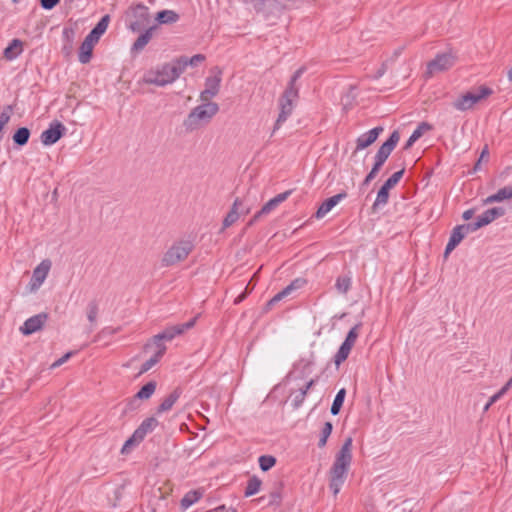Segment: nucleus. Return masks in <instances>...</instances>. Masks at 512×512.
<instances>
[{"instance_id":"nucleus-1","label":"nucleus","mask_w":512,"mask_h":512,"mask_svg":"<svg viewBox=\"0 0 512 512\" xmlns=\"http://www.w3.org/2000/svg\"><path fill=\"white\" fill-rule=\"evenodd\" d=\"M352 443L353 440L351 437H347L344 440V443L337 452L330 469L329 488L332 490L334 496L339 493L346 480L347 473L352 462Z\"/></svg>"},{"instance_id":"nucleus-2","label":"nucleus","mask_w":512,"mask_h":512,"mask_svg":"<svg viewBox=\"0 0 512 512\" xmlns=\"http://www.w3.org/2000/svg\"><path fill=\"white\" fill-rule=\"evenodd\" d=\"M250 5L256 14L269 25H274L287 10L298 6L299 0H241Z\"/></svg>"},{"instance_id":"nucleus-3","label":"nucleus","mask_w":512,"mask_h":512,"mask_svg":"<svg viewBox=\"0 0 512 512\" xmlns=\"http://www.w3.org/2000/svg\"><path fill=\"white\" fill-rule=\"evenodd\" d=\"M306 71L305 66H301L298 68L293 75L291 76L287 87L285 88L283 94L279 98V108L280 112L278 118L275 122L274 131L279 129L280 126L288 119V117L292 114L296 101L299 98V85L297 81L302 77L304 72Z\"/></svg>"},{"instance_id":"nucleus-4","label":"nucleus","mask_w":512,"mask_h":512,"mask_svg":"<svg viewBox=\"0 0 512 512\" xmlns=\"http://www.w3.org/2000/svg\"><path fill=\"white\" fill-rule=\"evenodd\" d=\"M181 75L176 59L147 71L143 76L145 84L164 87L175 82Z\"/></svg>"},{"instance_id":"nucleus-5","label":"nucleus","mask_w":512,"mask_h":512,"mask_svg":"<svg viewBox=\"0 0 512 512\" xmlns=\"http://www.w3.org/2000/svg\"><path fill=\"white\" fill-rule=\"evenodd\" d=\"M219 105L215 102H203L193 108L184 120L183 125L187 131H193L206 124L218 113Z\"/></svg>"},{"instance_id":"nucleus-6","label":"nucleus","mask_w":512,"mask_h":512,"mask_svg":"<svg viewBox=\"0 0 512 512\" xmlns=\"http://www.w3.org/2000/svg\"><path fill=\"white\" fill-rule=\"evenodd\" d=\"M493 94V90L485 85L480 86L476 92H467L453 102V107L458 111H467L481 100Z\"/></svg>"},{"instance_id":"nucleus-7","label":"nucleus","mask_w":512,"mask_h":512,"mask_svg":"<svg viewBox=\"0 0 512 512\" xmlns=\"http://www.w3.org/2000/svg\"><path fill=\"white\" fill-rule=\"evenodd\" d=\"M158 424L159 422L155 417H148L143 420L139 427L134 431L132 436L126 440L121 449V452L123 454L128 453L133 446L140 444L148 433L154 431Z\"/></svg>"},{"instance_id":"nucleus-8","label":"nucleus","mask_w":512,"mask_h":512,"mask_svg":"<svg viewBox=\"0 0 512 512\" xmlns=\"http://www.w3.org/2000/svg\"><path fill=\"white\" fill-rule=\"evenodd\" d=\"M196 317L186 323L176 324L165 328L162 332L153 337V342L158 348V344H163L162 341H171L176 336L183 334L186 330L195 325Z\"/></svg>"},{"instance_id":"nucleus-9","label":"nucleus","mask_w":512,"mask_h":512,"mask_svg":"<svg viewBox=\"0 0 512 512\" xmlns=\"http://www.w3.org/2000/svg\"><path fill=\"white\" fill-rule=\"evenodd\" d=\"M66 130L63 123L54 120L49 124V127L41 133L40 140L45 146L54 145L65 135Z\"/></svg>"},{"instance_id":"nucleus-10","label":"nucleus","mask_w":512,"mask_h":512,"mask_svg":"<svg viewBox=\"0 0 512 512\" xmlns=\"http://www.w3.org/2000/svg\"><path fill=\"white\" fill-rule=\"evenodd\" d=\"M456 56L451 52L438 53L427 65V73L434 74L448 70L455 64Z\"/></svg>"},{"instance_id":"nucleus-11","label":"nucleus","mask_w":512,"mask_h":512,"mask_svg":"<svg viewBox=\"0 0 512 512\" xmlns=\"http://www.w3.org/2000/svg\"><path fill=\"white\" fill-rule=\"evenodd\" d=\"M213 71H215V74L213 76H208L205 79V89L200 94L202 102H206L210 98L216 96L220 90L222 71L217 67H215Z\"/></svg>"},{"instance_id":"nucleus-12","label":"nucleus","mask_w":512,"mask_h":512,"mask_svg":"<svg viewBox=\"0 0 512 512\" xmlns=\"http://www.w3.org/2000/svg\"><path fill=\"white\" fill-rule=\"evenodd\" d=\"M472 227L471 223L457 225L454 227L445 247L443 256H448L468 233L474 232L475 229H472Z\"/></svg>"},{"instance_id":"nucleus-13","label":"nucleus","mask_w":512,"mask_h":512,"mask_svg":"<svg viewBox=\"0 0 512 512\" xmlns=\"http://www.w3.org/2000/svg\"><path fill=\"white\" fill-rule=\"evenodd\" d=\"M292 193V190H287L280 193L266 202L263 207L250 219L248 225H253L262 215L269 214L274 210L280 203L284 202Z\"/></svg>"},{"instance_id":"nucleus-14","label":"nucleus","mask_w":512,"mask_h":512,"mask_svg":"<svg viewBox=\"0 0 512 512\" xmlns=\"http://www.w3.org/2000/svg\"><path fill=\"white\" fill-rule=\"evenodd\" d=\"M194 246V239L191 236L181 238L173 243L165 256H188Z\"/></svg>"},{"instance_id":"nucleus-15","label":"nucleus","mask_w":512,"mask_h":512,"mask_svg":"<svg viewBox=\"0 0 512 512\" xmlns=\"http://www.w3.org/2000/svg\"><path fill=\"white\" fill-rule=\"evenodd\" d=\"M505 214V209L503 207H493L484 211L481 215H479L475 222H471L473 226L472 229L478 230L483 226L490 224L495 219L503 216Z\"/></svg>"},{"instance_id":"nucleus-16","label":"nucleus","mask_w":512,"mask_h":512,"mask_svg":"<svg viewBox=\"0 0 512 512\" xmlns=\"http://www.w3.org/2000/svg\"><path fill=\"white\" fill-rule=\"evenodd\" d=\"M399 140V132L397 130L393 131L389 138L379 147L374 157L385 163L392 151L397 146Z\"/></svg>"},{"instance_id":"nucleus-17","label":"nucleus","mask_w":512,"mask_h":512,"mask_svg":"<svg viewBox=\"0 0 512 512\" xmlns=\"http://www.w3.org/2000/svg\"><path fill=\"white\" fill-rule=\"evenodd\" d=\"M305 284L306 280L304 278H296L267 302V309H271L276 303L289 296L292 292L302 288Z\"/></svg>"},{"instance_id":"nucleus-18","label":"nucleus","mask_w":512,"mask_h":512,"mask_svg":"<svg viewBox=\"0 0 512 512\" xmlns=\"http://www.w3.org/2000/svg\"><path fill=\"white\" fill-rule=\"evenodd\" d=\"M47 319L48 315L46 313H39L34 315L24 322V324L20 327V331L24 335H31L41 330Z\"/></svg>"},{"instance_id":"nucleus-19","label":"nucleus","mask_w":512,"mask_h":512,"mask_svg":"<svg viewBox=\"0 0 512 512\" xmlns=\"http://www.w3.org/2000/svg\"><path fill=\"white\" fill-rule=\"evenodd\" d=\"M383 131L384 128L382 126H376L371 130L361 134L356 139V151L363 150L372 145Z\"/></svg>"},{"instance_id":"nucleus-20","label":"nucleus","mask_w":512,"mask_h":512,"mask_svg":"<svg viewBox=\"0 0 512 512\" xmlns=\"http://www.w3.org/2000/svg\"><path fill=\"white\" fill-rule=\"evenodd\" d=\"M347 197V193L342 191L332 197L327 198L318 208L315 213L317 219L323 218L328 212H330L340 201Z\"/></svg>"},{"instance_id":"nucleus-21","label":"nucleus","mask_w":512,"mask_h":512,"mask_svg":"<svg viewBox=\"0 0 512 512\" xmlns=\"http://www.w3.org/2000/svg\"><path fill=\"white\" fill-rule=\"evenodd\" d=\"M51 261L49 259H44L33 271L32 275V286L38 288L42 285L44 280L47 277V274L51 268Z\"/></svg>"},{"instance_id":"nucleus-22","label":"nucleus","mask_w":512,"mask_h":512,"mask_svg":"<svg viewBox=\"0 0 512 512\" xmlns=\"http://www.w3.org/2000/svg\"><path fill=\"white\" fill-rule=\"evenodd\" d=\"M110 23V15L106 14L101 17L98 23L92 28V30L85 37L89 41L97 43L101 36L106 32Z\"/></svg>"},{"instance_id":"nucleus-23","label":"nucleus","mask_w":512,"mask_h":512,"mask_svg":"<svg viewBox=\"0 0 512 512\" xmlns=\"http://www.w3.org/2000/svg\"><path fill=\"white\" fill-rule=\"evenodd\" d=\"M177 61V65L180 68L181 74L185 71V69L188 66H198L200 63L204 62L206 57L203 54H196L192 56L191 58H188L187 56H180L178 58H175Z\"/></svg>"},{"instance_id":"nucleus-24","label":"nucleus","mask_w":512,"mask_h":512,"mask_svg":"<svg viewBox=\"0 0 512 512\" xmlns=\"http://www.w3.org/2000/svg\"><path fill=\"white\" fill-rule=\"evenodd\" d=\"M166 349L167 348H166V346L164 344H158L157 351L155 352V354L151 358H149L147 361H145L142 364V366L140 368V371H139V374L146 373L153 366H155L160 361V359L163 357V355L165 354Z\"/></svg>"},{"instance_id":"nucleus-25","label":"nucleus","mask_w":512,"mask_h":512,"mask_svg":"<svg viewBox=\"0 0 512 512\" xmlns=\"http://www.w3.org/2000/svg\"><path fill=\"white\" fill-rule=\"evenodd\" d=\"M31 136V131L27 127L18 128L12 135V141L15 148H21L25 146Z\"/></svg>"},{"instance_id":"nucleus-26","label":"nucleus","mask_w":512,"mask_h":512,"mask_svg":"<svg viewBox=\"0 0 512 512\" xmlns=\"http://www.w3.org/2000/svg\"><path fill=\"white\" fill-rule=\"evenodd\" d=\"M23 51V43L20 39H13L4 49L3 56L7 60L16 59Z\"/></svg>"},{"instance_id":"nucleus-27","label":"nucleus","mask_w":512,"mask_h":512,"mask_svg":"<svg viewBox=\"0 0 512 512\" xmlns=\"http://www.w3.org/2000/svg\"><path fill=\"white\" fill-rule=\"evenodd\" d=\"M181 389L176 388L173 390L167 397L163 399L161 404L157 408V413H163L167 412L172 409L173 405L176 403V401L179 399L181 395Z\"/></svg>"},{"instance_id":"nucleus-28","label":"nucleus","mask_w":512,"mask_h":512,"mask_svg":"<svg viewBox=\"0 0 512 512\" xmlns=\"http://www.w3.org/2000/svg\"><path fill=\"white\" fill-rule=\"evenodd\" d=\"M157 29V25H153L144 33H142L132 45V51L139 52L149 43L153 36V32Z\"/></svg>"},{"instance_id":"nucleus-29","label":"nucleus","mask_w":512,"mask_h":512,"mask_svg":"<svg viewBox=\"0 0 512 512\" xmlns=\"http://www.w3.org/2000/svg\"><path fill=\"white\" fill-rule=\"evenodd\" d=\"M96 43L89 41L88 39H84V41L81 43L78 53V60L82 64L88 63L92 58V52L94 45Z\"/></svg>"},{"instance_id":"nucleus-30","label":"nucleus","mask_w":512,"mask_h":512,"mask_svg":"<svg viewBox=\"0 0 512 512\" xmlns=\"http://www.w3.org/2000/svg\"><path fill=\"white\" fill-rule=\"evenodd\" d=\"M433 127L428 122H421L417 126V128L412 132L410 137L408 138L406 144L404 145V149H409L426 131L431 130Z\"/></svg>"},{"instance_id":"nucleus-31","label":"nucleus","mask_w":512,"mask_h":512,"mask_svg":"<svg viewBox=\"0 0 512 512\" xmlns=\"http://www.w3.org/2000/svg\"><path fill=\"white\" fill-rule=\"evenodd\" d=\"M512 198V186H505L499 189L496 193L488 196L484 203H496Z\"/></svg>"},{"instance_id":"nucleus-32","label":"nucleus","mask_w":512,"mask_h":512,"mask_svg":"<svg viewBox=\"0 0 512 512\" xmlns=\"http://www.w3.org/2000/svg\"><path fill=\"white\" fill-rule=\"evenodd\" d=\"M242 204L241 200L239 198H236L233 202V205L230 209V211L227 213L223 220V228H228L232 224H234L238 218H239V212L238 208Z\"/></svg>"},{"instance_id":"nucleus-33","label":"nucleus","mask_w":512,"mask_h":512,"mask_svg":"<svg viewBox=\"0 0 512 512\" xmlns=\"http://www.w3.org/2000/svg\"><path fill=\"white\" fill-rule=\"evenodd\" d=\"M180 16L173 10H162L156 15L158 24H173L179 20Z\"/></svg>"},{"instance_id":"nucleus-34","label":"nucleus","mask_w":512,"mask_h":512,"mask_svg":"<svg viewBox=\"0 0 512 512\" xmlns=\"http://www.w3.org/2000/svg\"><path fill=\"white\" fill-rule=\"evenodd\" d=\"M351 285L352 277L349 272L348 274L340 275L337 277L335 288L340 294L346 295L350 290Z\"/></svg>"},{"instance_id":"nucleus-35","label":"nucleus","mask_w":512,"mask_h":512,"mask_svg":"<svg viewBox=\"0 0 512 512\" xmlns=\"http://www.w3.org/2000/svg\"><path fill=\"white\" fill-rule=\"evenodd\" d=\"M202 496L203 493L200 490H191L187 492L180 502L181 508L186 510L191 505L196 503Z\"/></svg>"},{"instance_id":"nucleus-36","label":"nucleus","mask_w":512,"mask_h":512,"mask_svg":"<svg viewBox=\"0 0 512 512\" xmlns=\"http://www.w3.org/2000/svg\"><path fill=\"white\" fill-rule=\"evenodd\" d=\"M261 485L262 481L259 477L256 475L251 476L244 491L245 497H250L258 493L260 491Z\"/></svg>"},{"instance_id":"nucleus-37","label":"nucleus","mask_w":512,"mask_h":512,"mask_svg":"<svg viewBox=\"0 0 512 512\" xmlns=\"http://www.w3.org/2000/svg\"><path fill=\"white\" fill-rule=\"evenodd\" d=\"M345 397H346V389L345 388H341L335 398H334V401L332 403V406H331V409H330V412L332 415L336 416L340 413V410L343 406V403H344V400H345Z\"/></svg>"},{"instance_id":"nucleus-38","label":"nucleus","mask_w":512,"mask_h":512,"mask_svg":"<svg viewBox=\"0 0 512 512\" xmlns=\"http://www.w3.org/2000/svg\"><path fill=\"white\" fill-rule=\"evenodd\" d=\"M390 188L386 185H382L378 190L376 199L373 203V209H377L380 206H384L388 203Z\"/></svg>"},{"instance_id":"nucleus-39","label":"nucleus","mask_w":512,"mask_h":512,"mask_svg":"<svg viewBox=\"0 0 512 512\" xmlns=\"http://www.w3.org/2000/svg\"><path fill=\"white\" fill-rule=\"evenodd\" d=\"M156 386L157 384L155 381H149L136 393V398L140 400L149 399L154 394Z\"/></svg>"},{"instance_id":"nucleus-40","label":"nucleus","mask_w":512,"mask_h":512,"mask_svg":"<svg viewBox=\"0 0 512 512\" xmlns=\"http://www.w3.org/2000/svg\"><path fill=\"white\" fill-rule=\"evenodd\" d=\"M98 312V302L96 300L90 301L87 305L86 314L91 325H94L96 323Z\"/></svg>"},{"instance_id":"nucleus-41","label":"nucleus","mask_w":512,"mask_h":512,"mask_svg":"<svg viewBox=\"0 0 512 512\" xmlns=\"http://www.w3.org/2000/svg\"><path fill=\"white\" fill-rule=\"evenodd\" d=\"M360 327H361V324L359 323L350 329V331L348 332V334L343 342L344 345H346L347 347H350L352 349V347L354 346V344L358 338Z\"/></svg>"},{"instance_id":"nucleus-42","label":"nucleus","mask_w":512,"mask_h":512,"mask_svg":"<svg viewBox=\"0 0 512 512\" xmlns=\"http://www.w3.org/2000/svg\"><path fill=\"white\" fill-rule=\"evenodd\" d=\"M332 430H333V425L331 422L327 421L324 423V426L321 430V436H320V439H319V442H318V446L320 448H323L326 443H327V440L329 438V436L331 435L332 433Z\"/></svg>"},{"instance_id":"nucleus-43","label":"nucleus","mask_w":512,"mask_h":512,"mask_svg":"<svg viewBox=\"0 0 512 512\" xmlns=\"http://www.w3.org/2000/svg\"><path fill=\"white\" fill-rule=\"evenodd\" d=\"M258 462L261 470L266 472L276 464V458L271 455H262L259 457Z\"/></svg>"},{"instance_id":"nucleus-44","label":"nucleus","mask_w":512,"mask_h":512,"mask_svg":"<svg viewBox=\"0 0 512 512\" xmlns=\"http://www.w3.org/2000/svg\"><path fill=\"white\" fill-rule=\"evenodd\" d=\"M350 351H351V348L347 347L346 345H344L342 343L339 350L337 351V353L334 356L335 364L337 366H339L342 362H344L348 358Z\"/></svg>"},{"instance_id":"nucleus-45","label":"nucleus","mask_w":512,"mask_h":512,"mask_svg":"<svg viewBox=\"0 0 512 512\" xmlns=\"http://www.w3.org/2000/svg\"><path fill=\"white\" fill-rule=\"evenodd\" d=\"M12 106H6L2 112H0V133H2L4 127L8 124L11 119L12 114ZM2 138V134H0V139Z\"/></svg>"},{"instance_id":"nucleus-46","label":"nucleus","mask_w":512,"mask_h":512,"mask_svg":"<svg viewBox=\"0 0 512 512\" xmlns=\"http://www.w3.org/2000/svg\"><path fill=\"white\" fill-rule=\"evenodd\" d=\"M405 173V168L403 167L401 170L393 173L385 182H384V185H386L387 187H389L390 189H392L393 187H395L399 181L401 180V178L403 177Z\"/></svg>"},{"instance_id":"nucleus-47","label":"nucleus","mask_w":512,"mask_h":512,"mask_svg":"<svg viewBox=\"0 0 512 512\" xmlns=\"http://www.w3.org/2000/svg\"><path fill=\"white\" fill-rule=\"evenodd\" d=\"M315 380L311 379L303 388L300 389L299 393L295 396V406L298 407L305 399L308 390L314 385Z\"/></svg>"},{"instance_id":"nucleus-48","label":"nucleus","mask_w":512,"mask_h":512,"mask_svg":"<svg viewBox=\"0 0 512 512\" xmlns=\"http://www.w3.org/2000/svg\"><path fill=\"white\" fill-rule=\"evenodd\" d=\"M510 388L504 385L497 393L490 397L488 401V406L493 405L497 402Z\"/></svg>"},{"instance_id":"nucleus-49","label":"nucleus","mask_w":512,"mask_h":512,"mask_svg":"<svg viewBox=\"0 0 512 512\" xmlns=\"http://www.w3.org/2000/svg\"><path fill=\"white\" fill-rule=\"evenodd\" d=\"M488 158H489V150H488V146H485L484 149L482 150L481 154H480V157H479L478 161L476 162V164L474 166V170L475 171L480 170L481 169V162L483 160L488 161Z\"/></svg>"},{"instance_id":"nucleus-50","label":"nucleus","mask_w":512,"mask_h":512,"mask_svg":"<svg viewBox=\"0 0 512 512\" xmlns=\"http://www.w3.org/2000/svg\"><path fill=\"white\" fill-rule=\"evenodd\" d=\"M60 3V0H40V6L44 10H52Z\"/></svg>"},{"instance_id":"nucleus-51","label":"nucleus","mask_w":512,"mask_h":512,"mask_svg":"<svg viewBox=\"0 0 512 512\" xmlns=\"http://www.w3.org/2000/svg\"><path fill=\"white\" fill-rule=\"evenodd\" d=\"M72 354H73V352H68V353L64 354L61 358L56 360L51 365V368L54 369V368L60 367L62 364H64L72 356Z\"/></svg>"},{"instance_id":"nucleus-52","label":"nucleus","mask_w":512,"mask_h":512,"mask_svg":"<svg viewBox=\"0 0 512 512\" xmlns=\"http://www.w3.org/2000/svg\"><path fill=\"white\" fill-rule=\"evenodd\" d=\"M271 500L269 501V505H279L281 501V495L279 491H272L270 493Z\"/></svg>"},{"instance_id":"nucleus-53","label":"nucleus","mask_w":512,"mask_h":512,"mask_svg":"<svg viewBox=\"0 0 512 512\" xmlns=\"http://www.w3.org/2000/svg\"><path fill=\"white\" fill-rule=\"evenodd\" d=\"M139 400L140 399L136 398V395L131 400H129L127 407H126V411L135 410L138 407Z\"/></svg>"},{"instance_id":"nucleus-54","label":"nucleus","mask_w":512,"mask_h":512,"mask_svg":"<svg viewBox=\"0 0 512 512\" xmlns=\"http://www.w3.org/2000/svg\"><path fill=\"white\" fill-rule=\"evenodd\" d=\"M249 293H250V290H248V286H246L245 291L235 298L234 303L235 304L241 303L247 297V295Z\"/></svg>"},{"instance_id":"nucleus-55","label":"nucleus","mask_w":512,"mask_h":512,"mask_svg":"<svg viewBox=\"0 0 512 512\" xmlns=\"http://www.w3.org/2000/svg\"><path fill=\"white\" fill-rule=\"evenodd\" d=\"M475 214V209L474 208H470V209H467L463 212L462 214V218L466 221L470 220Z\"/></svg>"},{"instance_id":"nucleus-56","label":"nucleus","mask_w":512,"mask_h":512,"mask_svg":"<svg viewBox=\"0 0 512 512\" xmlns=\"http://www.w3.org/2000/svg\"><path fill=\"white\" fill-rule=\"evenodd\" d=\"M181 258H173V257H170V258H163V266H170V265H174L178 260H180Z\"/></svg>"},{"instance_id":"nucleus-57","label":"nucleus","mask_w":512,"mask_h":512,"mask_svg":"<svg viewBox=\"0 0 512 512\" xmlns=\"http://www.w3.org/2000/svg\"><path fill=\"white\" fill-rule=\"evenodd\" d=\"M383 165H384V163L382 161H380L379 159L374 157V164H373L372 168L380 171V169L382 168Z\"/></svg>"},{"instance_id":"nucleus-58","label":"nucleus","mask_w":512,"mask_h":512,"mask_svg":"<svg viewBox=\"0 0 512 512\" xmlns=\"http://www.w3.org/2000/svg\"><path fill=\"white\" fill-rule=\"evenodd\" d=\"M257 274H258V272H255V273H254V275L252 276L251 280H250V281H249V283L247 284V286H248V290H250V292H251V291L253 290V288H254V285H253V284H251V283H252V281L257 277Z\"/></svg>"},{"instance_id":"nucleus-59","label":"nucleus","mask_w":512,"mask_h":512,"mask_svg":"<svg viewBox=\"0 0 512 512\" xmlns=\"http://www.w3.org/2000/svg\"><path fill=\"white\" fill-rule=\"evenodd\" d=\"M257 274H258V272H255V273H254V275L252 276L251 280H250V281H249V283L247 284V286H248V290H250V292H251V291L253 290V288H254V285H253V284H251V283H252V281L257 277Z\"/></svg>"},{"instance_id":"nucleus-60","label":"nucleus","mask_w":512,"mask_h":512,"mask_svg":"<svg viewBox=\"0 0 512 512\" xmlns=\"http://www.w3.org/2000/svg\"><path fill=\"white\" fill-rule=\"evenodd\" d=\"M378 173H379L378 170H375L374 168H372L367 175H369L370 179L373 180L377 176Z\"/></svg>"},{"instance_id":"nucleus-61","label":"nucleus","mask_w":512,"mask_h":512,"mask_svg":"<svg viewBox=\"0 0 512 512\" xmlns=\"http://www.w3.org/2000/svg\"><path fill=\"white\" fill-rule=\"evenodd\" d=\"M378 173H379L378 170H375L374 168H372L367 175H369L370 179L373 180L377 176Z\"/></svg>"},{"instance_id":"nucleus-62","label":"nucleus","mask_w":512,"mask_h":512,"mask_svg":"<svg viewBox=\"0 0 512 512\" xmlns=\"http://www.w3.org/2000/svg\"><path fill=\"white\" fill-rule=\"evenodd\" d=\"M508 80L512 82V68L508 71Z\"/></svg>"},{"instance_id":"nucleus-63","label":"nucleus","mask_w":512,"mask_h":512,"mask_svg":"<svg viewBox=\"0 0 512 512\" xmlns=\"http://www.w3.org/2000/svg\"><path fill=\"white\" fill-rule=\"evenodd\" d=\"M505 385L509 388L512 386V377L508 380V382Z\"/></svg>"},{"instance_id":"nucleus-64","label":"nucleus","mask_w":512,"mask_h":512,"mask_svg":"<svg viewBox=\"0 0 512 512\" xmlns=\"http://www.w3.org/2000/svg\"><path fill=\"white\" fill-rule=\"evenodd\" d=\"M369 184H370V182L366 181L365 179L362 182V185H364V186L369 185Z\"/></svg>"}]
</instances>
